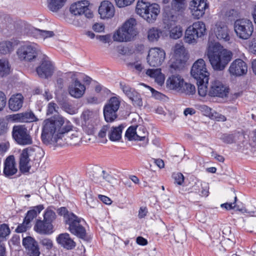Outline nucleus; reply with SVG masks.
I'll use <instances>...</instances> for the list:
<instances>
[{
  "mask_svg": "<svg viewBox=\"0 0 256 256\" xmlns=\"http://www.w3.org/2000/svg\"><path fill=\"white\" fill-rule=\"evenodd\" d=\"M10 232L8 225L5 224H0V238H6L10 234Z\"/></svg>",
  "mask_w": 256,
  "mask_h": 256,
  "instance_id": "603ef678",
  "label": "nucleus"
},
{
  "mask_svg": "<svg viewBox=\"0 0 256 256\" xmlns=\"http://www.w3.org/2000/svg\"><path fill=\"white\" fill-rule=\"evenodd\" d=\"M12 136L16 143L20 145L26 146L32 144V138L30 132L24 125L14 126Z\"/></svg>",
  "mask_w": 256,
  "mask_h": 256,
  "instance_id": "6e6552de",
  "label": "nucleus"
},
{
  "mask_svg": "<svg viewBox=\"0 0 256 256\" xmlns=\"http://www.w3.org/2000/svg\"><path fill=\"white\" fill-rule=\"evenodd\" d=\"M187 52L182 44H176L174 48V58L171 60L170 68L175 70H180L188 57Z\"/></svg>",
  "mask_w": 256,
  "mask_h": 256,
  "instance_id": "1a4fd4ad",
  "label": "nucleus"
},
{
  "mask_svg": "<svg viewBox=\"0 0 256 256\" xmlns=\"http://www.w3.org/2000/svg\"><path fill=\"white\" fill-rule=\"evenodd\" d=\"M191 28L189 26L186 29L184 40L186 42L189 44H194L196 43L198 37L196 33L194 32Z\"/></svg>",
  "mask_w": 256,
  "mask_h": 256,
  "instance_id": "58836bf2",
  "label": "nucleus"
},
{
  "mask_svg": "<svg viewBox=\"0 0 256 256\" xmlns=\"http://www.w3.org/2000/svg\"><path fill=\"white\" fill-rule=\"evenodd\" d=\"M136 21L134 18L128 20L113 34L114 41L118 42H130L138 34L136 28Z\"/></svg>",
  "mask_w": 256,
  "mask_h": 256,
  "instance_id": "20e7f679",
  "label": "nucleus"
},
{
  "mask_svg": "<svg viewBox=\"0 0 256 256\" xmlns=\"http://www.w3.org/2000/svg\"><path fill=\"white\" fill-rule=\"evenodd\" d=\"M16 119L22 122H30L37 120L32 112L20 113L16 115Z\"/></svg>",
  "mask_w": 256,
  "mask_h": 256,
  "instance_id": "473e14b6",
  "label": "nucleus"
},
{
  "mask_svg": "<svg viewBox=\"0 0 256 256\" xmlns=\"http://www.w3.org/2000/svg\"><path fill=\"white\" fill-rule=\"evenodd\" d=\"M81 118L83 129L88 134H92L98 122L97 114L93 111L86 110L82 112Z\"/></svg>",
  "mask_w": 256,
  "mask_h": 256,
  "instance_id": "9d476101",
  "label": "nucleus"
},
{
  "mask_svg": "<svg viewBox=\"0 0 256 256\" xmlns=\"http://www.w3.org/2000/svg\"><path fill=\"white\" fill-rule=\"evenodd\" d=\"M160 12V6L156 3L150 4L142 0L137 2L136 13L148 23H154Z\"/></svg>",
  "mask_w": 256,
  "mask_h": 256,
  "instance_id": "39448f33",
  "label": "nucleus"
},
{
  "mask_svg": "<svg viewBox=\"0 0 256 256\" xmlns=\"http://www.w3.org/2000/svg\"><path fill=\"white\" fill-rule=\"evenodd\" d=\"M24 98L20 94L13 95L8 100V106L10 110L16 112L22 106Z\"/></svg>",
  "mask_w": 256,
  "mask_h": 256,
  "instance_id": "a878e982",
  "label": "nucleus"
},
{
  "mask_svg": "<svg viewBox=\"0 0 256 256\" xmlns=\"http://www.w3.org/2000/svg\"><path fill=\"white\" fill-rule=\"evenodd\" d=\"M207 56L212 68L216 70H222L232 57V52L226 49H221L220 44L208 40Z\"/></svg>",
  "mask_w": 256,
  "mask_h": 256,
  "instance_id": "f03ea898",
  "label": "nucleus"
},
{
  "mask_svg": "<svg viewBox=\"0 0 256 256\" xmlns=\"http://www.w3.org/2000/svg\"><path fill=\"white\" fill-rule=\"evenodd\" d=\"M22 244L30 256H39L40 252L38 244L33 238L30 236L24 238Z\"/></svg>",
  "mask_w": 256,
  "mask_h": 256,
  "instance_id": "5701e85b",
  "label": "nucleus"
},
{
  "mask_svg": "<svg viewBox=\"0 0 256 256\" xmlns=\"http://www.w3.org/2000/svg\"><path fill=\"white\" fill-rule=\"evenodd\" d=\"M236 196L234 197V202L233 203H225L221 204L222 208H225L227 210L232 209L236 207Z\"/></svg>",
  "mask_w": 256,
  "mask_h": 256,
  "instance_id": "69168bd1",
  "label": "nucleus"
},
{
  "mask_svg": "<svg viewBox=\"0 0 256 256\" xmlns=\"http://www.w3.org/2000/svg\"><path fill=\"white\" fill-rule=\"evenodd\" d=\"M165 58L166 53L163 49L158 48H152L149 50L148 62L151 66H158L164 62Z\"/></svg>",
  "mask_w": 256,
  "mask_h": 256,
  "instance_id": "4468645a",
  "label": "nucleus"
},
{
  "mask_svg": "<svg viewBox=\"0 0 256 256\" xmlns=\"http://www.w3.org/2000/svg\"><path fill=\"white\" fill-rule=\"evenodd\" d=\"M131 100L132 104L135 106L141 107L142 106L143 103L140 94L136 90H135L132 95L128 98Z\"/></svg>",
  "mask_w": 256,
  "mask_h": 256,
  "instance_id": "79ce46f5",
  "label": "nucleus"
},
{
  "mask_svg": "<svg viewBox=\"0 0 256 256\" xmlns=\"http://www.w3.org/2000/svg\"><path fill=\"white\" fill-rule=\"evenodd\" d=\"M221 139L226 144H232L234 142L233 136L230 134H224Z\"/></svg>",
  "mask_w": 256,
  "mask_h": 256,
  "instance_id": "e2e57ef3",
  "label": "nucleus"
},
{
  "mask_svg": "<svg viewBox=\"0 0 256 256\" xmlns=\"http://www.w3.org/2000/svg\"><path fill=\"white\" fill-rule=\"evenodd\" d=\"M28 224H25V221L24 220L23 223L18 226L16 230L17 232H23L26 230L27 228L29 227Z\"/></svg>",
  "mask_w": 256,
  "mask_h": 256,
  "instance_id": "680f3d73",
  "label": "nucleus"
},
{
  "mask_svg": "<svg viewBox=\"0 0 256 256\" xmlns=\"http://www.w3.org/2000/svg\"><path fill=\"white\" fill-rule=\"evenodd\" d=\"M208 184L205 182L198 183L193 186V189L195 190V192L202 196H208Z\"/></svg>",
  "mask_w": 256,
  "mask_h": 256,
  "instance_id": "e433bc0d",
  "label": "nucleus"
},
{
  "mask_svg": "<svg viewBox=\"0 0 256 256\" xmlns=\"http://www.w3.org/2000/svg\"><path fill=\"white\" fill-rule=\"evenodd\" d=\"M6 104V98L5 94L0 91V110H2Z\"/></svg>",
  "mask_w": 256,
  "mask_h": 256,
  "instance_id": "338daca9",
  "label": "nucleus"
},
{
  "mask_svg": "<svg viewBox=\"0 0 256 256\" xmlns=\"http://www.w3.org/2000/svg\"><path fill=\"white\" fill-rule=\"evenodd\" d=\"M186 6V0H172V7L176 12H184Z\"/></svg>",
  "mask_w": 256,
  "mask_h": 256,
  "instance_id": "ea45409f",
  "label": "nucleus"
},
{
  "mask_svg": "<svg viewBox=\"0 0 256 256\" xmlns=\"http://www.w3.org/2000/svg\"><path fill=\"white\" fill-rule=\"evenodd\" d=\"M120 100L119 97L113 96L108 101L104 108V118L107 122H112L116 118L117 112L120 108Z\"/></svg>",
  "mask_w": 256,
  "mask_h": 256,
  "instance_id": "9b49d317",
  "label": "nucleus"
},
{
  "mask_svg": "<svg viewBox=\"0 0 256 256\" xmlns=\"http://www.w3.org/2000/svg\"><path fill=\"white\" fill-rule=\"evenodd\" d=\"M116 6L120 8L130 5L134 0H114Z\"/></svg>",
  "mask_w": 256,
  "mask_h": 256,
  "instance_id": "864d4df0",
  "label": "nucleus"
},
{
  "mask_svg": "<svg viewBox=\"0 0 256 256\" xmlns=\"http://www.w3.org/2000/svg\"><path fill=\"white\" fill-rule=\"evenodd\" d=\"M124 126L120 125L118 126L113 127L108 132V137L112 141L119 140L122 138V133Z\"/></svg>",
  "mask_w": 256,
  "mask_h": 256,
  "instance_id": "f704fd0d",
  "label": "nucleus"
},
{
  "mask_svg": "<svg viewBox=\"0 0 256 256\" xmlns=\"http://www.w3.org/2000/svg\"><path fill=\"white\" fill-rule=\"evenodd\" d=\"M62 108L70 114H74L78 112L77 108L68 102H64L62 106Z\"/></svg>",
  "mask_w": 256,
  "mask_h": 256,
  "instance_id": "09e8293b",
  "label": "nucleus"
},
{
  "mask_svg": "<svg viewBox=\"0 0 256 256\" xmlns=\"http://www.w3.org/2000/svg\"><path fill=\"white\" fill-rule=\"evenodd\" d=\"M190 27L192 28H191L193 30L194 32L196 33L198 38L202 37L206 34V26L202 22H194L192 26H190Z\"/></svg>",
  "mask_w": 256,
  "mask_h": 256,
  "instance_id": "72a5a7b5",
  "label": "nucleus"
},
{
  "mask_svg": "<svg viewBox=\"0 0 256 256\" xmlns=\"http://www.w3.org/2000/svg\"><path fill=\"white\" fill-rule=\"evenodd\" d=\"M43 209L44 206L42 205H38L34 207L33 209L28 210L24 220L25 221V224H30V222Z\"/></svg>",
  "mask_w": 256,
  "mask_h": 256,
  "instance_id": "2f4dec72",
  "label": "nucleus"
},
{
  "mask_svg": "<svg viewBox=\"0 0 256 256\" xmlns=\"http://www.w3.org/2000/svg\"><path fill=\"white\" fill-rule=\"evenodd\" d=\"M34 230L40 234H48L52 232V226L47 221L38 220L34 227Z\"/></svg>",
  "mask_w": 256,
  "mask_h": 256,
  "instance_id": "bb28decb",
  "label": "nucleus"
},
{
  "mask_svg": "<svg viewBox=\"0 0 256 256\" xmlns=\"http://www.w3.org/2000/svg\"><path fill=\"white\" fill-rule=\"evenodd\" d=\"M175 24V21H173L167 24L168 29L170 30V36L173 39H178L180 38L182 34V30L180 26H176L172 27Z\"/></svg>",
  "mask_w": 256,
  "mask_h": 256,
  "instance_id": "7c9ffc66",
  "label": "nucleus"
},
{
  "mask_svg": "<svg viewBox=\"0 0 256 256\" xmlns=\"http://www.w3.org/2000/svg\"><path fill=\"white\" fill-rule=\"evenodd\" d=\"M44 220L51 223L56 218L55 212L50 209L48 208L44 214Z\"/></svg>",
  "mask_w": 256,
  "mask_h": 256,
  "instance_id": "3c124183",
  "label": "nucleus"
},
{
  "mask_svg": "<svg viewBox=\"0 0 256 256\" xmlns=\"http://www.w3.org/2000/svg\"><path fill=\"white\" fill-rule=\"evenodd\" d=\"M248 67L246 63L241 59L234 60L228 68L230 73L234 76H240L246 73Z\"/></svg>",
  "mask_w": 256,
  "mask_h": 256,
  "instance_id": "aec40b11",
  "label": "nucleus"
},
{
  "mask_svg": "<svg viewBox=\"0 0 256 256\" xmlns=\"http://www.w3.org/2000/svg\"><path fill=\"white\" fill-rule=\"evenodd\" d=\"M115 12V8L113 4L108 0H104L98 8V14L102 19L112 18Z\"/></svg>",
  "mask_w": 256,
  "mask_h": 256,
  "instance_id": "412c9836",
  "label": "nucleus"
},
{
  "mask_svg": "<svg viewBox=\"0 0 256 256\" xmlns=\"http://www.w3.org/2000/svg\"><path fill=\"white\" fill-rule=\"evenodd\" d=\"M234 31L240 38L247 40L250 38L254 32L252 22L247 18H241L235 21Z\"/></svg>",
  "mask_w": 256,
  "mask_h": 256,
  "instance_id": "0eeeda50",
  "label": "nucleus"
},
{
  "mask_svg": "<svg viewBox=\"0 0 256 256\" xmlns=\"http://www.w3.org/2000/svg\"><path fill=\"white\" fill-rule=\"evenodd\" d=\"M208 7V4L205 0H192L189 8L194 18L199 19L204 15Z\"/></svg>",
  "mask_w": 256,
  "mask_h": 256,
  "instance_id": "a211bd4d",
  "label": "nucleus"
},
{
  "mask_svg": "<svg viewBox=\"0 0 256 256\" xmlns=\"http://www.w3.org/2000/svg\"><path fill=\"white\" fill-rule=\"evenodd\" d=\"M180 92H184L188 95L194 94L196 92V88L194 85L184 82V86H182Z\"/></svg>",
  "mask_w": 256,
  "mask_h": 256,
  "instance_id": "de8ad7c7",
  "label": "nucleus"
},
{
  "mask_svg": "<svg viewBox=\"0 0 256 256\" xmlns=\"http://www.w3.org/2000/svg\"><path fill=\"white\" fill-rule=\"evenodd\" d=\"M14 30L13 32L19 36L28 34L32 30V28L25 21L18 20L14 22Z\"/></svg>",
  "mask_w": 256,
  "mask_h": 256,
  "instance_id": "cd10ccee",
  "label": "nucleus"
},
{
  "mask_svg": "<svg viewBox=\"0 0 256 256\" xmlns=\"http://www.w3.org/2000/svg\"><path fill=\"white\" fill-rule=\"evenodd\" d=\"M36 149L32 147L24 148L20 155V170L23 172H28L30 168V157L34 156Z\"/></svg>",
  "mask_w": 256,
  "mask_h": 256,
  "instance_id": "dca6fc26",
  "label": "nucleus"
},
{
  "mask_svg": "<svg viewBox=\"0 0 256 256\" xmlns=\"http://www.w3.org/2000/svg\"><path fill=\"white\" fill-rule=\"evenodd\" d=\"M141 84L146 86L151 91L152 96L156 98H161V96H162L161 93L155 90L153 88H152L149 86H148L144 84Z\"/></svg>",
  "mask_w": 256,
  "mask_h": 256,
  "instance_id": "774afa93",
  "label": "nucleus"
},
{
  "mask_svg": "<svg viewBox=\"0 0 256 256\" xmlns=\"http://www.w3.org/2000/svg\"><path fill=\"white\" fill-rule=\"evenodd\" d=\"M146 74L151 78H156L158 76L162 74L161 69H148L146 70Z\"/></svg>",
  "mask_w": 256,
  "mask_h": 256,
  "instance_id": "5fc2aeb1",
  "label": "nucleus"
},
{
  "mask_svg": "<svg viewBox=\"0 0 256 256\" xmlns=\"http://www.w3.org/2000/svg\"><path fill=\"white\" fill-rule=\"evenodd\" d=\"M36 72L42 78H48L52 75L54 66L47 56H43L40 65L36 68Z\"/></svg>",
  "mask_w": 256,
  "mask_h": 256,
  "instance_id": "f3484780",
  "label": "nucleus"
},
{
  "mask_svg": "<svg viewBox=\"0 0 256 256\" xmlns=\"http://www.w3.org/2000/svg\"><path fill=\"white\" fill-rule=\"evenodd\" d=\"M184 84V80L179 74H173L169 76L166 81V86L171 90L180 92Z\"/></svg>",
  "mask_w": 256,
  "mask_h": 256,
  "instance_id": "4be33fe9",
  "label": "nucleus"
},
{
  "mask_svg": "<svg viewBox=\"0 0 256 256\" xmlns=\"http://www.w3.org/2000/svg\"><path fill=\"white\" fill-rule=\"evenodd\" d=\"M148 136V132L143 126H137L136 140H144Z\"/></svg>",
  "mask_w": 256,
  "mask_h": 256,
  "instance_id": "c03bdc74",
  "label": "nucleus"
},
{
  "mask_svg": "<svg viewBox=\"0 0 256 256\" xmlns=\"http://www.w3.org/2000/svg\"><path fill=\"white\" fill-rule=\"evenodd\" d=\"M221 244L222 246H226L224 247V250H226V248L232 246L234 244V242L230 238H227L222 240L221 242Z\"/></svg>",
  "mask_w": 256,
  "mask_h": 256,
  "instance_id": "bf43d9fd",
  "label": "nucleus"
},
{
  "mask_svg": "<svg viewBox=\"0 0 256 256\" xmlns=\"http://www.w3.org/2000/svg\"><path fill=\"white\" fill-rule=\"evenodd\" d=\"M57 212L59 215L64 216V221L66 224L68 225V230L72 234L80 238H85L86 230L82 224L84 222L83 219L69 212L65 207L59 208Z\"/></svg>",
  "mask_w": 256,
  "mask_h": 256,
  "instance_id": "7ed1b4c3",
  "label": "nucleus"
},
{
  "mask_svg": "<svg viewBox=\"0 0 256 256\" xmlns=\"http://www.w3.org/2000/svg\"><path fill=\"white\" fill-rule=\"evenodd\" d=\"M210 118L218 122H224L226 120V118L224 116L214 111L212 112Z\"/></svg>",
  "mask_w": 256,
  "mask_h": 256,
  "instance_id": "6e6d98bb",
  "label": "nucleus"
},
{
  "mask_svg": "<svg viewBox=\"0 0 256 256\" xmlns=\"http://www.w3.org/2000/svg\"><path fill=\"white\" fill-rule=\"evenodd\" d=\"M137 126H131L126 130L125 136L128 140H136Z\"/></svg>",
  "mask_w": 256,
  "mask_h": 256,
  "instance_id": "49530a36",
  "label": "nucleus"
},
{
  "mask_svg": "<svg viewBox=\"0 0 256 256\" xmlns=\"http://www.w3.org/2000/svg\"><path fill=\"white\" fill-rule=\"evenodd\" d=\"M162 32L160 29L152 28L148 32V38L151 42H157L162 36Z\"/></svg>",
  "mask_w": 256,
  "mask_h": 256,
  "instance_id": "4c0bfd02",
  "label": "nucleus"
},
{
  "mask_svg": "<svg viewBox=\"0 0 256 256\" xmlns=\"http://www.w3.org/2000/svg\"><path fill=\"white\" fill-rule=\"evenodd\" d=\"M54 120H46L42 133V140L44 144L56 142L62 136L70 131L72 126L68 120L65 121L63 117L56 116Z\"/></svg>",
  "mask_w": 256,
  "mask_h": 256,
  "instance_id": "f257e3e1",
  "label": "nucleus"
},
{
  "mask_svg": "<svg viewBox=\"0 0 256 256\" xmlns=\"http://www.w3.org/2000/svg\"><path fill=\"white\" fill-rule=\"evenodd\" d=\"M40 243L42 245L46 246L48 249H50L52 246V241L47 238H44L40 240Z\"/></svg>",
  "mask_w": 256,
  "mask_h": 256,
  "instance_id": "052dcab7",
  "label": "nucleus"
},
{
  "mask_svg": "<svg viewBox=\"0 0 256 256\" xmlns=\"http://www.w3.org/2000/svg\"><path fill=\"white\" fill-rule=\"evenodd\" d=\"M10 68L6 60H0V76L3 77L10 74Z\"/></svg>",
  "mask_w": 256,
  "mask_h": 256,
  "instance_id": "37998d69",
  "label": "nucleus"
},
{
  "mask_svg": "<svg viewBox=\"0 0 256 256\" xmlns=\"http://www.w3.org/2000/svg\"><path fill=\"white\" fill-rule=\"evenodd\" d=\"M57 104L54 102H50L48 106L47 114H52L54 112H56V108H58Z\"/></svg>",
  "mask_w": 256,
  "mask_h": 256,
  "instance_id": "4d7b16f0",
  "label": "nucleus"
},
{
  "mask_svg": "<svg viewBox=\"0 0 256 256\" xmlns=\"http://www.w3.org/2000/svg\"><path fill=\"white\" fill-rule=\"evenodd\" d=\"M214 34L217 38L224 42H228L230 40L228 26L223 22H218L216 24L214 30Z\"/></svg>",
  "mask_w": 256,
  "mask_h": 256,
  "instance_id": "b1692460",
  "label": "nucleus"
},
{
  "mask_svg": "<svg viewBox=\"0 0 256 256\" xmlns=\"http://www.w3.org/2000/svg\"><path fill=\"white\" fill-rule=\"evenodd\" d=\"M228 93V88L220 81L215 80L212 82L208 94L212 96L226 97Z\"/></svg>",
  "mask_w": 256,
  "mask_h": 256,
  "instance_id": "6ab92c4d",
  "label": "nucleus"
},
{
  "mask_svg": "<svg viewBox=\"0 0 256 256\" xmlns=\"http://www.w3.org/2000/svg\"><path fill=\"white\" fill-rule=\"evenodd\" d=\"M18 58L22 62H33L41 54L38 45L35 43L27 42L21 45L16 50Z\"/></svg>",
  "mask_w": 256,
  "mask_h": 256,
  "instance_id": "423d86ee",
  "label": "nucleus"
},
{
  "mask_svg": "<svg viewBox=\"0 0 256 256\" xmlns=\"http://www.w3.org/2000/svg\"><path fill=\"white\" fill-rule=\"evenodd\" d=\"M68 75L72 79V82L68 88L70 94L76 98H80L85 92V86L76 78L74 73L70 72Z\"/></svg>",
  "mask_w": 256,
  "mask_h": 256,
  "instance_id": "2eb2a0df",
  "label": "nucleus"
},
{
  "mask_svg": "<svg viewBox=\"0 0 256 256\" xmlns=\"http://www.w3.org/2000/svg\"><path fill=\"white\" fill-rule=\"evenodd\" d=\"M90 2L88 0H80L72 3L70 8V12L74 16L84 15L90 18L93 17V13L89 8Z\"/></svg>",
  "mask_w": 256,
  "mask_h": 256,
  "instance_id": "f8f14e48",
  "label": "nucleus"
},
{
  "mask_svg": "<svg viewBox=\"0 0 256 256\" xmlns=\"http://www.w3.org/2000/svg\"><path fill=\"white\" fill-rule=\"evenodd\" d=\"M68 0H47V7L54 12H58L66 4Z\"/></svg>",
  "mask_w": 256,
  "mask_h": 256,
  "instance_id": "c756f323",
  "label": "nucleus"
},
{
  "mask_svg": "<svg viewBox=\"0 0 256 256\" xmlns=\"http://www.w3.org/2000/svg\"><path fill=\"white\" fill-rule=\"evenodd\" d=\"M58 243L68 250H72L76 246V242L68 233L59 234L56 238Z\"/></svg>",
  "mask_w": 256,
  "mask_h": 256,
  "instance_id": "393cba45",
  "label": "nucleus"
},
{
  "mask_svg": "<svg viewBox=\"0 0 256 256\" xmlns=\"http://www.w3.org/2000/svg\"><path fill=\"white\" fill-rule=\"evenodd\" d=\"M201 110L205 112L206 115L210 118L212 116V112H214V110H213L211 108L206 105H204L201 106Z\"/></svg>",
  "mask_w": 256,
  "mask_h": 256,
  "instance_id": "0e129e2a",
  "label": "nucleus"
},
{
  "mask_svg": "<svg viewBox=\"0 0 256 256\" xmlns=\"http://www.w3.org/2000/svg\"><path fill=\"white\" fill-rule=\"evenodd\" d=\"M191 74L196 80L203 79V80L206 82L208 80L209 73L204 60L198 59L194 64L191 69Z\"/></svg>",
  "mask_w": 256,
  "mask_h": 256,
  "instance_id": "ddd939ff",
  "label": "nucleus"
},
{
  "mask_svg": "<svg viewBox=\"0 0 256 256\" xmlns=\"http://www.w3.org/2000/svg\"><path fill=\"white\" fill-rule=\"evenodd\" d=\"M196 81L198 94L202 96H206L208 92V80H207L206 82L203 80V79L196 80Z\"/></svg>",
  "mask_w": 256,
  "mask_h": 256,
  "instance_id": "a19ab883",
  "label": "nucleus"
},
{
  "mask_svg": "<svg viewBox=\"0 0 256 256\" xmlns=\"http://www.w3.org/2000/svg\"><path fill=\"white\" fill-rule=\"evenodd\" d=\"M14 49V42L11 40L0 42V54H6L11 53Z\"/></svg>",
  "mask_w": 256,
  "mask_h": 256,
  "instance_id": "c9c22d12",
  "label": "nucleus"
},
{
  "mask_svg": "<svg viewBox=\"0 0 256 256\" xmlns=\"http://www.w3.org/2000/svg\"><path fill=\"white\" fill-rule=\"evenodd\" d=\"M34 33L36 34L38 38H41L44 40L54 36V33L52 31L44 30L36 28L34 29Z\"/></svg>",
  "mask_w": 256,
  "mask_h": 256,
  "instance_id": "a18cd8bd",
  "label": "nucleus"
},
{
  "mask_svg": "<svg viewBox=\"0 0 256 256\" xmlns=\"http://www.w3.org/2000/svg\"><path fill=\"white\" fill-rule=\"evenodd\" d=\"M17 172L15 166L14 158L13 156H8L4 162V173L6 176H11Z\"/></svg>",
  "mask_w": 256,
  "mask_h": 256,
  "instance_id": "c85d7f7f",
  "label": "nucleus"
},
{
  "mask_svg": "<svg viewBox=\"0 0 256 256\" xmlns=\"http://www.w3.org/2000/svg\"><path fill=\"white\" fill-rule=\"evenodd\" d=\"M120 89L128 98H130L136 90L134 88H132L130 86L124 82H120Z\"/></svg>",
  "mask_w": 256,
  "mask_h": 256,
  "instance_id": "8fccbe9b",
  "label": "nucleus"
},
{
  "mask_svg": "<svg viewBox=\"0 0 256 256\" xmlns=\"http://www.w3.org/2000/svg\"><path fill=\"white\" fill-rule=\"evenodd\" d=\"M174 182L178 185H182L184 181V176L181 173H177L174 174Z\"/></svg>",
  "mask_w": 256,
  "mask_h": 256,
  "instance_id": "13d9d810",
  "label": "nucleus"
}]
</instances>
